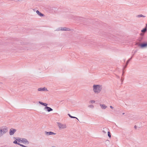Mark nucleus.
I'll return each mask as SVG.
<instances>
[{"instance_id": "21", "label": "nucleus", "mask_w": 147, "mask_h": 147, "mask_svg": "<svg viewBox=\"0 0 147 147\" xmlns=\"http://www.w3.org/2000/svg\"><path fill=\"white\" fill-rule=\"evenodd\" d=\"M107 133H108V136H109V138H111V135L110 132L109 131H108Z\"/></svg>"}, {"instance_id": "9", "label": "nucleus", "mask_w": 147, "mask_h": 147, "mask_svg": "<svg viewBox=\"0 0 147 147\" xmlns=\"http://www.w3.org/2000/svg\"><path fill=\"white\" fill-rule=\"evenodd\" d=\"M38 90L39 91H47V89L45 87L44 88H39L38 89Z\"/></svg>"}, {"instance_id": "15", "label": "nucleus", "mask_w": 147, "mask_h": 147, "mask_svg": "<svg viewBox=\"0 0 147 147\" xmlns=\"http://www.w3.org/2000/svg\"><path fill=\"white\" fill-rule=\"evenodd\" d=\"M39 104H40L41 105H42L43 106H46L47 105V104L46 103H43L42 102H41V101H39Z\"/></svg>"}, {"instance_id": "33", "label": "nucleus", "mask_w": 147, "mask_h": 147, "mask_svg": "<svg viewBox=\"0 0 147 147\" xmlns=\"http://www.w3.org/2000/svg\"><path fill=\"white\" fill-rule=\"evenodd\" d=\"M147 27V24H146V27Z\"/></svg>"}, {"instance_id": "13", "label": "nucleus", "mask_w": 147, "mask_h": 147, "mask_svg": "<svg viewBox=\"0 0 147 147\" xmlns=\"http://www.w3.org/2000/svg\"><path fill=\"white\" fill-rule=\"evenodd\" d=\"M100 106L103 109H105L107 107V106H106L105 105L100 104Z\"/></svg>"}, {"instance_id": "4", "label": "nucleus", "mask_w": 147, "mask_h": 147, "mask_svg": "<svg viewBox=\"0 0 147 147\" xmlns=\"http://www.w3.org/2000/svg\"><path fill=\"white\" fill-rule=\"evenodd\" d=\"M60 30L63 31H71L70 29L66 27H61L57 29V30Z\"/></svg>"}, {"instance_id": "31", "label": "nucleus", "mask_w": 147, "mask_h": 147, "mask_svg": "<svg viewBox=\"0 0 147 147\" xmlns=\"http://www.w3.org/2000/svg\"><path fill=\"white\" fill-rule=\"evenodd\" d=\"M121 81H123V80H122V77L121 78Z\"/></svg>"}, {"instance_id": "23", "label": "nucleus", "mask_w": 147, "mask_h": 147, "mask_svg": "<svg viewBox=\"0 0 147 147\" xmlns=\"http://www.w3.org/2000/svg\"><path fill=\"white\" fill-rule=\"evenodd\" d=\"M95 102V101L93 100H91L90 101V103H92V104L94 103Z\"/></svg>"}, {"instance_id": "10", "label": "nucleus", "mask_w": 147, "mask_h": 147, "mask_svg": "<svg viewBox=\"0 0 147 147\" xmlns=\"http://www.w3.org/2000/svg\"><path fill=\"white\" fill-rule=\"evenodd\" d=\"M44 109H47V111L49 112L52 111L53 110V109L52 108L47 106L45 107Z\"/></svg>"}, {"instance_id": "19", "label": "nucleus", "mask_w": 147, "mask_h": 147, "mask_svg": "<svg viewBox=\"0 0 147 147\" xmlns=\"http://www.w3.org/2000/svg\"><path fill=\"white\" fill-rule=\"evenodd\" d=\"M137 16V17H138V18H140V17H145V16H143V15H142V14H140V15H138Z\"/></svg>"}, {"instance_id": "11", "label": "nucleus", "mask_w": 147, "mask_h": 147, "mask_svg": "<svg viewBox=\"0 0 147 147\" xmlns=\"http://www.w3.org/2000/svg\"><path fill=\"white\" fill-rule=\"evenodd\" d=\"M132 57H131V58H129V59H128V60L127 61V62H126V65H125V66L124 67V68H126L127 67V65H128V63H129V61H130V60H131V59H132Z\"/></svg>"}, {"instance_id": "30", "label": "nucleus", "mask_w": 147, "mask_h": 147, "mask_svg": "<svg viewBox=\"0 0 147 147\" xmlns=\"http://www.w3.org/2000/svg\"><path fill=\"white\" fill-rule=\"evenodd\" d=\"M134 54H135V53H134V54H133V55H132V57H133V56L134 55Z\"/></svg>"}, {"instance_id": "17", "label": "nucleus", "mask_w": 147, "mask_h": 147, "mask_svg": "<svg viewBox=\"0 0 147 147\" xmlns=\"http://www.w3.org/2000/svg\"><path fill=\"white\" fill-rule=\"evenodd\" d=\"M68 115H69V117H70L71 118H76V119L78 120H79L76 117H75L72 116H71L69 114H68Z\"/></svg>"}, {"instance_id": "29", "label": "nucleus", "mask_w": 147, "mask_h": 147, "mask_svg": "<svg viewBox=\"0 0 147 147\" xmlns=\"http://www.w3.org/2000/svg\"><path fill=\"white\" fill-rule=\"evenodd\" d=\"M137 52V50H136L135 51V52H134V53H135L136 52Z\"/></svg>"}, {"instance_id": "7", "label": "nucleus", "mask_w": 147, "mask_h": 147, "mask_svg": "<svg viewBox=\"0 0 147 147\" xmlns=\"http://www.w3.org/2000/svg\"><path fill=\"white\" fill-rule=\"evenodd\" d=\"M22 142L23 144H29L28 141L25 138H22Z\"/></svg>"}, {"instance_id": "18", "label": "nucleus", "mask_w": 147, "mask_h": 147, "mask_svg": "<svg viewBox=\"0 0 147 147\" xmlns=\"http://www.w3.org/2000/svg\"><path fill=\"white\" fill-rule=\"evenodd\" d=\"M147 30V28L146 27H145V28H144L143 29L141 30V32H145Z\"/></svg>"}, {"instance_id": "20", "label": "nucleus", "mask_w": 147, "mask_h": 147, "mask_svg": "<svg viewBox=\"0 0 147 147\" xmlns=\"http://www.w3.org/2000/svg\"><path fill=\"white\" fill-rule=\"evenodd\" d=\"M17 141H18L16 140H16H15L13 142V143H14V144H18H18H19V143H18L17 142Z\"/></svg>"}, {"instance_id": "12", "label": "nucleus", "mask_w": 147, "mask_h": 147, "mask_svg": "<svg viewBox=\"0 0 147 147\" xmlns=\"http://www.w3.org/2000/svg\"><path fill=\"white\" fill-rule=\"evenodd\" d=\"M36 13L40 16H44V15L41 13L39 11L37 10L36 11Z\"/></svg>"}, {"instance_id": "25", "label": "nucleus", "mask_w": 147, "mask_h": 147, "mask_svg": "<svg viewBox=\"0 0 147 147\" xmlns=\"http://www.w3.org/2000/svg\"><path fill=\"white\" fill-rule=\"evenodd\" d=\"M18 145L22 146V147H24V145H23V144H20L19 143V144H18Z\"/></svg>"}, {"instance_id": "22", "label": "nucleus", "mask_w": 147, "mask_h": 147, "mask_svg": "<svg viewBox=\"0 0 147 147\" xmlns=\"http://www.w3.org/2000/svg\"><path fill=\"white\" fill-rule=\"evenodd\" d=\"M125 68H124V67H123V72H122V76H123L124 73V69H125Z\"/></svg>"}, {"instance_id": "27", "label": "nucleus", "mask_w": 147, "mask_h": 147, "mask_svg": "<svg viewBox=\"0 0 147 147\" xmlns=\"http://www.w3.org/2000/svg\"><path fill=\"white\" fill-rule=\"evenodd\" d=\"M110 108H111V109H114V107L113 106H110Z\"/></svg>"}, {"instance_id": "28", "label": "nucleus", "mask_w": 147, "mask_h": 147, "mask_svg": "<svg viewBox=\"0 0 147 147\" xmlns=\"http://www.w3.org/2000/svg\"><path fill=\"white\" fill-rule=\"evenodd\" d=\"M137 126H136V125H135L134 126V128L135 129H137Z\"/></svg>"}, {"instance_id": "24", "label": "nucleus", "mask_w": 147, "mask_h": 147, "mask_svg": "<svg viewBox=\"0 0 147 147\" xmlns=\"http://www.w3.org/2000/svg\"><path fill=\"white\" fill-rule=\"evenodd\" d=\"M88 106L89 107L92 108H93L94 107V106L92 105H90Z\"/></svg>"}, {"instance_id": "32", "label": "nucleus", "mask_w": 147, "mask_h": 147, "mask_svg": "<svg viewBox=\"0 0 147 147\" xmlns=\"http://www.w3.org/2000/svg\"><path fill=\"white\" fill-rule=\"evenodd\" d=\"M124 114H125V113H122V115H124Z\"/></svg>"}, {"instance_id": "14", "label": "nucleus", "mask_w": 147, "mask_h": 147, "mask_svg": "<svg viewBox=\"0 0 147 147\" xmlns=\"http://www.w3.org/2000/svg\"><path fill=\"white\" fill-rule=\"evenodd\" d=\"M108 130V129L106 127H105L103 128V130L102 131L104 133L106 134Z\"/></svg>"}, {"instance_id": "6", "label": "nucleus", "mask_w": 147, "mask_h": 147, "mask_svg": "<svg viewBox=\"0 0 147 147\" xmlns=\"http://www.w3.org/2000/svg\"><path fill=\"white\" fill-rule=\"evenodd\" d=\"M136 44L138 45L139 46H140L142 48L146 47L147 46V43H144L142 44L136 43Z\"/></svg>"}, {"instance_id": "1", "label": "nucleus", "mask_w": 147, "mask_h": 147, "mask_svg": "<svg viewBox=\"0 0 147 147\" xmlns=\"http://www.w3.org/2000/svg\"><path fill=\"white\" fill-rule=\"evenodd\" d=\"M102 88V85L94 84L93 86V90L96 94L99 93Z\"/></svg>"}, {"instance_id": "2", "label": "nucleus", "mask_w": 147, "mask_h": 147, "mask_svg": "<svg viewBox=\"0 0 147 147\" xmlns=\"http://www.w3.org/2000/svg\"><path fill=\"white\" fill-rule=\"evenodd\" d=\"M7 131V127H4L2 129H0V137L5 134Z\"/></svg>"}, {"instance_id": "5", "label": "nucleus", "mask_w": 147, "mask_h": 147, "mask_svg": "<svg viewBox=\"0 0 147 147\" xmlns=\"http://www.w3.org/2000/svg\"><path fill=\"white\" fill-rule=\"evenodd\" d=\"M16 129H13V128H11L10 130L9 134L10 135H13L15 132H16Z\"/></svg>"}, {"instance_id": "34", "label": "nucleus", "mask_w": 147, "mask_h": 147, "mask_svg": "<svg viewBox=\"0 0 147 147\" xmlns=\"http://www.w3.org/2000/svg\"><path fill=\"white\" fill-rule=\"evenodd\" d=\"M24 147H27V146H24Z\"/></svg>"}, {"instance_id": "3", "label": "nucleus", "mask_w": 147, "mask_h": 147, "mask_svg": "<svg viewBox=\"0 0 147 147\" xmlns=\"http://www.w3.org/2000/svg\"><path fill=\"white\" fill-rule=\"evenodd\" d=\"M58 126L60 129H62L66 128V125L65 124H62L59 122H57Z\"/></svg>"}, {"instance_id": "8", "label": "nucleus", "mask_w": 147, "mask_h": 147, "mask_svg": "<svg viewBox=\"0 0 147 147\" xmlns=\"http://www.w3.org/2000/svg\"><path fill=\"white\" fill-rule=\"evenodd\" d=\"M45 134L46 135H47V136H49V135H55L56 134V133H54L52 131L47 132L46 131H45Z\"/></svg>"}, {"instance_id": "26", "label": "nucleus", "mask_w": 147, "mask_h": 147, "mask_svg": "<svg viewBox=\"0 0 147 147\" xmlns=\"http://www.w3.org/2000/svg\"><path fill=\"white\" fill-rule=\"evenodd\" d=\"M17 0L18 1H26L27 0Z\"/></svg>"}, {"instance_id": "16", "label": "nucleus", "mask_w": 147, "mask_h": 147, "mask_svg": "<svg viewBox=\"0 0 147 147\" xmlns=\"http://www.w3.org/2000/svg\"><path fill=\"white\" fill-rule=\"evenodd\" d=\"M22 138H18V139H16V140L18 141L19 142H22Z\"/></svg>"}]
</instances>
